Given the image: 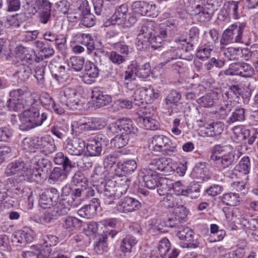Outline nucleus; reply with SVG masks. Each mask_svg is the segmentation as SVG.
<instances>
[{
  "label": "nucleus",
  "instance_id": "nucleus-1",
  "mask_svg": "<svg viewBox=\"0 0 258 258\" xmlns=\"http://www.w3.org/2000/svg\"><path fill=\"white\" fill-rule=\"evenodd\" d=\"M49 163L47 159L38 155L32 158L29 163L19 159L7 166L5 173L7 176L15 175L18 177V179H16L18 182L25 180L39 182L46 178L44 168Z\"/></svg>",
  "mask_w": 258,
  "mask_h": 258
},
{
  "label": "nucleus",
  "instance_id": "nucleus-2",
  "mask_svg": "<svg viewBox=\"0 0 258 258\" xmlns=\"http://www.w3.org/2000/svg\"><path fill=\"white\" fill-rule=\"evenodd\" d=\"M251 35L245 23L237 22L230 25L223 32L220 39V48L230 43H241L248 45Z\"/></svg>",
  "mask_w": 258,
  "mask_h": 258
},
{
  "label": "nucleus",
  "instance_id": "nucleus-3",
  "mask_svg": "<svg viewBox=\"0 0 258 258\" xmlns=\"http://www.w3.org/2000/svg\"><path fill=\"white\" fill-rule=\"evenodd\" d=\"M10 95L11 98L8 101L7 105L10 110L17 111L39 106V100L22 89L11 91Z\"/></svg>",
  "mask_w": 258,
  "mask_h": 258
},
{
  "label": "nucleus",
  "instance_id": "nucleus-4",
  "mask_svg": "<svg viewBox=\"0 0 258 258\" xmlns=\"http://www.w3.org/2000/svg\"><path fill=\"white\" fill-rule=\"evenodd\" d=\"M230 145L222 146L216 145L211 150L210 160L218 167L222 169L233 165L237 160L236 155L231 150Z\"/></svg>",
  "mask_w": 258,
  "mask_h": 258
},
{
  "label": "nucleus",
  "instance_id": "nucleus-5",
  "mask_svg": "<svg viewBox=\"0 0 258 258\" xmlns=\"http://www.w3.org/2000/svg\"><path fill=\"white\" fill-rule=\"evenodd\" d=\"M47 118V115L45 113L40 115L38 106L26 109L20 115L19 127L22 131H28L41 125Z\"/></svg>",
  "mask_w": 258,
  "mask_h": 258
},
{
  "label": "nucleus",
  "instance_id": "nucleus-6",
  "mask_svg": "<svg viewBox=\"0 0 258 258\" xmlns=\"http://www.w3.org/2000/svg\"><path fill=\"white\" fill-rule=\"evenodd\" d=\"M57 240L54 235H47L43 244L31 246L30 250L23 251L22 255L24 258H47L51 252V246L56 245Z\"/></svg>",
  "mask_w": 258,
  "mask_h": 258
},
{
  "label": "nucleus",
  "instance_id": "nucleus-7",
  "mask_svg": "<svg viewBox=\"0 0 258 258\" xmlns=\"http://www.w3.org/2000/svg\"><path fill=\"white\" fill-rule=\"evenodd\" d=\"M149 149L156 153H161L163 155H169L176 151V144L164 135H156L152 137L149 145Z\"/></svg>",
  "mask_w": 258,
  "mask_h": 258
},
{
  "label": "nucleus",
  "instance_id": "nucleus-8",
  "mask_svg": "<svg viewBox=\"0 0 258 258\" xmlns=\"http://www.w3.org/2000/svg\"><path fill=\"white\" fill-rule=\"evenodd\" d=\"M81 94L74 88L66 87L59 94V101L65 107L77 109L82 104Z\"/></svg>",
  "mask_w": 258,
  "mask_h": 258
},
{
  "label": "nucleus",
  "instance_id": "nucleus-9",
  "mask_svg": "<svg viewBox=\"0 0 258 258\" xmlns=\"http://www.w3.org/2000/svg\"><path fill=\"white\" fill-rule=\"evenodd\" d=\"M109 130L113 134L121 133L131 136L135 135L138 131L132 120L127 118H120L112 123Z\"/></svg>",
  "mask_w": 258,
  "mask_h": 258
},
{
  "label": "nucleus",
  "instance_id": "nucleus-10",
  "mask_svg": "<svg viewBox=\"0 0 258 258\" xmlns=\"http://www.w3.org/2000/svg\"><path fill=\"white\" fill-rule=\"evenodd\" d=\"M108 140L103 135H99L90 138L86 146L89 154L91 156H97L100 155L103 146L107 145Z\"/></svg>",
  "mask_w": 258,
  "mask_h": 258
},
{
  "label": "nucleus",
  "instance_id": "nucleus-11",
  "mask_svg": "<svg viewBox=\"0 0 258 258\" xmlns=\"http://www.w3.org/2000/svg\"><path fill=\"white\" fill-rule=\"evenodd\" d=\"M141 207V204L138 200L125 197L117 203L114 209L119 213H128L139 210Z\"/></svg>",
  "mask_w": 258,
  "mask_h": 258
},
{
  "label": "nucleus",
  "instance_id": "nucleus-12",
  "mask_svg": "<svg viewBox=\"0 0 258 258\" xmlns=\"http://www.w3.org/2000/svg\"><path fill=\"white\" fill-rule=\"evenodd\" d=\"M116 183L114 180H108L106 182H101L98 191L104 196V202L106 204H111L116 199Z\"/></svg>",
  "mask_w": 258,
  "mask_h": 258
},
{
  "label": "nucleus",
  "instance_id": "nucleus-13",
  "mask_svg": "<svg viewBox=\"0 0 258 258\" xmlns=\"http://www.w3.org/2000/svg\"><path fill=\"white\" fill-rule=\"evenodd\" d=\"M94 11L97 15L109 14L117 7L118 0H93Z\"/></svg>",
  "mask_w": 258,
  "mask_h": 258
},
{
  "label": "nucleus",
  "instance_id": "nucleus-14",
  "mask_svg": "<svg viewBox=\"0 0 258 258\" xmlns=\"http://www.w3.org/2000/svg\"><path fill=\"white\" fill-rule=\"evenodd\" d=\"M194 231L188 227H182L177 232L179 238L184 242V247L196 248L198 246L199 242L194 238Z\"/></svg>",
  "mask_w": 258,
  "mask_h": 258
},
{
  "label": "nucleus",
  "instance_id": "nucleus-15",
  "mask_svg": "<svg viewBox=\"0 0 258 258\" xmlns=\"http://www.w3.org/2000/svg\"><path fill=\"white\" fill-rule=\"evenodd\" d=\"M85 147L86 143L83 139L74 138L67 141L65 150L71 155L79 156L83 154Z\"/></svg>",
  "mask_w": 258,
  "mask_h": 258
},
{
  "label": "nucleus",
  "instance_id": "nucleus-16",
  "mask_svg": "<svg viewBox=\"0 0 258 258\" xmlns=\"http://www.w3.org/2000/svg\"><path fill=\"white\" fill-rule=\"evenodd\" d=\"M172 165L171 159L162 157L152 160L148 168L153 171H160L168 173L172 171Z\"/></svg>",
  "mask_w": 258,
  "mask_h": 258
},
{
  "label": "nucleus",
  "instance_id": "nucleus-17",
  "mask_svg": "<svg viewBox=\"0 0 258 258\" xmlns=\"http://www.w3.org/2000/svg\"><path fill=\"white\" fill-rule=\"evenodd\" d=\"M140 176L148 188L154 189L158 185L159 176L157 171H153L149 168H145L141 170Z\"/></svg>",
  "mask_w": 258,
  "mask_h": 258
},
{
  "label": "nucleus",
  "instance_id": "nucleus-18",
  "mask_svg": "<svg viewBox=\"0 0 258 258\" xmlns=\"http://www.w3.org/2000/svg\"><path fill=\"white\" fill-rule=\"evenodd\" d=\"M91 97L94 105L98 108L108 105L112 100L110 95L106 94L98 88L93 89L92 91Z\"/></svg>",
  "mask_w": 258,
  "mask_h": 258
},
{
  "label": "nucleus",
  "instance_id": "nucleus-19",
  "mask_svg": "<svg viewBox=\"0 0 258 258\" xmlns=\"http://www.w3.org/2000/svg\"><path fill=\"white\" fill-rule=\"evenodd\" d=\"M56 149L53 141L47 137L37 138V152L47 156L55 151Z\"/></svg>",
  "mask_w": 258,
  "mask_h": 258
},
{
  "label": "nucleus",
  "instance_id": "nucleus-20",
  "mask_svg": "<svg viewBox=\"0 0 258 258\" xmlns=\"http://www.w3.org/2000/svg\"><path fill=\"white\" fill-rule=\"evenodd\" d=\"M128 8L125 4H122L116 8L115 13L111 18L112 25H122L128 16Z\"/></svg>",
  "mask_w": 258,
  "mask_h": 258
},
{
  "label": "nucleus",
  "instance_id": "nucleus-21",
  "mask_svg": "<svg viewBox=\"0 0 258 258\" xmlns=\"http://www.w3.org/2000/svg\"><path fill=\"white\" fill-rule=\"evenodd\" d=\"M99 205V200L97 199H93L91 203L81 208L78 210V214L81 217L90 219L95 214L96 210Z\"/></svg>",
  "mask_w": 258,
  "mask_h": 258
},
{
  "label": "nucleus",
  "instance_id": "nucleus-22",
  "mask_svg": "<svg viewBox=\"0 0 258 258\" xmlns=\"http://www.w3.org/2000/svg\"><path fill=\"white\" fill-rule=\"evenodd\" d=\"M33 239V235L31 233L18 231L12 236V242L16 246H21L32 242Z\"/></svg>",
  "mask_w": 258,
  "mask_h": 258
},
{
  "label": "nucleus",
  "instance_id": "nucleus-23",
  "mask_svg": "<svg viewBox=\"0 0 258 258\" xmlns=\"http://www.w3.org/2000/svg\"><path fill=\"white\" fill-rule=\"evenodd\" d=\"M159 26L154 21H148L145 22L141 26L139 34L150 39V38L160 30Z\"/></svg>",
  "mask_w": 258,
  "mask_h": 258
},
{
  "label": "nucleus",
  "instance_id": "nucleus-24",
  "mask_svg": "<svg viewBox=\"0 0 258 258\" xmlns=\"http://www.w3.org/2000/svg\"><path fill=\"white\" fill-rule=\"evenodd\" d=\"M99 70L94 64H90L86 66V72L83 75L82 80L87 84H92L95 81V79L98 76Z\"/></svg>",
  "mask_w": 258,
  "mask_h": 258
},
{
  "label": "nucleus",
  "instance_id": "nucleus-25",
  "mask_svg": "<svg viewBox=\"0 0 258 258\" xmlns=\"http://www.w3.org/2000/svg\"><path fill=\"white\" fill-rule=\"evenodd\" d=\"M116 233V231H111L108 232H106L104 235H102L95 245L94 249L95 251L99 254H102L104 251H106L107 249V236L112 238Z\"/></svg>",
  "mask_w": 258,
  "mask_h": 258
},
{
  "label": "nucleus",
  "instance_id": "nucleus-26",
  "mask_svg": "<svg viewBox=\"0 0 258 258\" xmlns=\"http://www.w3.org/2000/svg\"><path fill=\"white\" fill-rule=\"evenodd\" d=\"M224 128V124L221 121L212 122L206 127V134L209 137H216L222 134Z\"/></svg>",
  "mask_w": 258,
  "mask_h": 258
},
{
  "label": "nucleus",
  "instance_id": "nucleus-27",
  "mask_svg": "<svg viewBox=\"0 0 258 258\" xmlns=\"http://www.w3.org/2000/svg\"><path fill=\"white\" fill-rule=\"evenodd\" d=\"M137 167L136 162L134 160H129L123 163H118L117 167L115 170V173L117 175L123 172L124 173H128L134 171Z\"/></svg>",
  "mask_w": 258,
  "mask_h": 258
},
{
  "label": "nucleus",
  "instance_id": "nucleus-28",
  "mask_svg": "<svg viewBox=\"0 0 258 258\" xmlns=\"http://www.w3.org/2000/svg\"><path fill=\"white\" fill-rule=\"evenodd\" d=\"M166 36V31L162 28H160V30L150 38V44L152 47L155 49L159 48Z\"/></svg>",
  "mask_w": 258,
  "mask_h": 258
},
{
  "label": "nucleus",
  "instance_id": "nucleus-29",
  "mask_svg": "<svg viewBox=\"0 0 258 258\" xmlns=\"http://www.w3.org/2000/svg\"><path fill=\"white\" fill-rule=\"evenodd\" d=\"M72 131L76 134H80L83 131H93L90 119L84 122L81 120L74 121L72 123Z\"/></svg>",
  "mask_w": 258,
  "mask_h": 258
},
{
  "label": "nucleus",
  "instance_id": "nucleus-30",
  "mask_svg": "<svg viewBox=\"0 0 258 258\" xmlns=\"http://www.w3.org/2000/svg\"><path fill=\"white\" fill-rule=\"evenodd\" d=\"M138 240L132 235H127L121 240L120 247L121 250L124 253H130L132 248L137 243Z\"/></svg>",
  "mask_w": 258,
  "mask_h": 258
},
{
  "label": "nucleus",
  "instance_id": "nucleus-31",
  "mask_svg": "<svg viewBox=\"0 0 258 258\" xmlns=\"http://www.w3.org/2000/svg\"><path fill=\"white\" fill-rule=\"evenodd\" d=\"M214 46L212 42H209L202 45L197 50V57L202 60L208 58Z\"/></svg>",
  "mask_w": 258,
  "mask_h": 258
},
{
  "label": "nucleus",
  "instance_id": "nucleus-32",
  "mask_svg": "<svg viewBox=\"0 0 258 258\" xmlns=\"http://www.w3.org/2000/svg\"><path fill=\"white\" fill-rule=\"evenodd\" d=\"M132 136L127 134L118 133L111 141V144L116 148H121L125 146Z\"/></svg>",
  "mask_w": 258,
  "mask_h": 258
},
{
  "label": "nucleus",
  "instance_id": "nucleus-33",
  "mask_svg": "<svg viewBox=\"0 0 258 258\" xmlns=\"http://www.w3.org/2000/svg\"><path fill=\"white\" fill-rule=\"evenodd\" d=\"M232 108L231 101H227L220 105V107L216 110L215 114L220 119H225Z\"/></svg>",
  "mask_w": 258,
  "mask_h": 258
},
{
  "label": "nucleus",
  "instance_id": "nucleus-34",
  "mask_svg": "<svg viewBox=\"0 0 258 258\" xmlns=\"http://www.w3.org/2000/svg\"><path fill=\"white\" fill-rule=\"evenodd\" d=\"M251 163L249 157L245 156L239 161L235 167L236 171L241 172L245 175L248 174L250 170Z\"/></svg>",
  "mask_w": 258,
  "mask_h": 258
},
{
  "label": "nucleus",
  "instance_id": "nucleus-35",
  "mask_svg": "<svg viewBox=\"0 0 258 258\" xmlns=\"http://www.w3.org/2000/svg\"><path fill=\"white\" fill-rule=\"evenodd\" d=\"M35 45L38 49L39 52L43 54L45 58L49 57L54 54V51L48 43L38 40L35 41Z\"/></svg>",
  "mask_w": 258,
  "mask_h": 258
},
{
  "label": "nucleus",
  "instance_id": "nucleus-36",
  "mask_svg": "<svg viewBox=\"0 0 258 258\" xmlns=\"http://www.w3.org/2000/svg\"><path fill=\"white\" fill-rule=\"evenodd\" d=\"M143 97L145 100L146 103H150L154 99L157 98L159 94L151 86H148V87H143L140 88Z\"/></svg>",
  "mask_w": 258,
  "mask_h": 258
},
{
  "label": "nucleus",
  "instance_id": "nucleus-37",
  "mask_svg": "<svg viewBox=\"0 0 258 258\" xmlns=\"http://www.w3.org/2000/svg\"><path fill=\"white\" fill-rule=\"evenodd\" d=\"M199 12H195L192 14L195 15H198L201 21H209L214 13V9H211L208 6L200 7Z\"/></svg>",
  "mask_w": 258,
  "mask_h": 258
},
{
  "label": "nucleus",
  "instance_id": "nucleus-38",
  "mask_svg": "<svg viewBox=\"0 0 258 258\" xmlns=\"http://www.w3.org/2000/svg\"><path fill=\"white\" fill-rule=\"evenodd\" d=\"M37 138H26L22 142V147L26 152H37Z\"/></svg>",
  "mask_w": 258,
  "mask_h": 258
},
{
  "label": "nucleus",
  "instance_id": "nucleus-39",
  "mask_svg": "<svg viewBox=\"0 0 258 258\" xmlns=\"http://www.w3.org/2000/svg\"><path fill=\"white\" fill-rule=\"evenodd\" d=\"M240 195L235 192L224 194L222 197V202L227 206H234L240 202Z\"/></svg>",
  "mask_w": 258,
  "mask_h": 258
},
{
  "label": "nucleus",
  "instance_id": "nucleus-40",
  "mask_svg": "<svg viewBox=\"0 0 258 258\" xmlns=\"http://www.w3.org/2000/svg\"><path fill=\"white\" fill-rule=\"evenodd\" d=\"M32 73L30 67L27 65H21L16 72L15 76L18 77L22 82H25L28 79Z\"/></svg>",
  "mask_w": 258,
  "mask_h": 258
},
{
  "label": "nucleus",
  "instance_id": "nucleus-41",
  "mask_svg": "<svg viewBox=\"0 0 258 258\" xmlns=\"http://www.w3.org/2000/svg\"><path fill=\"white\" fill-rule=\"evenodd\" d=\"M245 119V109L242 107L236 108L232 113L230 117L227 120V122L231 123L240 122Z\"/></svg>",
  "mask_w": 258,
  "mask_h": 258
},
{
  "label": "nucleus",
  "instance_id": "nucleus-42",
  "mask_svg": "<svg viewBox=\"0 0 258 258\" xmlns=\"http://www.w3.org/2000/svg\"><path fill=\"white\" fill-rule=\"evenodd\" d=\"M68 172L67 168L55 167L50 174L49 179L53 181L63 180L67 177Z\"/></svg>",
  "mask_w": 258,
  "mask_h": 258
},
{
  "label": "nucleus",
  "instance_id": "nucleus-43",
  "mask_svg": "<svg viewBox=\"0 0 258 258\" xmlns=\"http://www.w3.org/2000/svg\"><path fill=\"white\" fill-rule=\"evenodd\" d=\"M53 160L56 164L62 165V167L64 168H72L74 167L69 158L62 152L57 153L54 157Z\"/></svg>",
  "mask_w": 258,
  "mask_h": 258
},
{
  "label": "nucleus",
  "instance_id": "nucleus-44",
  "mask_svg": "<svg viewBox=\"0 0 258 258\" xmlns=\"http://www.w3.org/2000/svg\"><path fill=\"white\" fill-rule=\"evenodd\" d=\"M54 209L57 216L66 215L70 211V206L67 202L60 199L56 204L53 205Z\"/></svg>",
  "mask_w": 258,
  "mask_h": 258
},
{
  "label": "nucleus",
  "instance_id": "nucleus-45",
  "mask_svg": "<svg viewBox=\"0 0 258 258\" xmlns=\"http://www.w3.org/2000/svg\"><path fill=\"white\" fill-rule=\"evenodd\" d=\"M79 42L87 47L88 54L91 53L94 50V42L90 34H82Z\"/></svg>",
  "mask_w": 258,
  "mask_h": 258
},
{
  "label": "nucleus",
  "instance_id": "nucleus-46",
  "mask_svg": "<svg viewBox=\"0 0 258 258\" xmlns=\"http://www.w3.org/2000/svg\"><path fill=\"white\" fill-rule=\"evenodd\" d=\"M239 2L238 1H230L227 3L226 10L227 11L228 14L231 16L234 19H237L239 15L238 12Z\"/></svg>",
  "mask_w": 258,
  "mask_h": 258
},
{
  "label": "nucleus",
  "instance_id": "nucleus-47",
  "mask_svg": "<svg viewBox=\"0 0 258 258\" xmlns=\"http://www.w3.org/2000/svg\"><path fill=\"white\" fill-rule=\"evenodd\" d=\"M223 54L225 57L229 60L239 59V48L229 47L227 48H223Z\"/></svg>",
  "mask_w": 258,
  "mask_h": 258
},
{
  "label": "nucleus",
  "instance_id": "nucleus-48",
  "mask_svg": "<svg viewBox=\"0 0 258 258\" xmlns=\"http://www.w3.org/2000/svg\"><path fill=\"white\" fill-rule=\"evenodd\" d=\"M37 99L39 100V103H41L47 109L51 110L55 106L54 101L50 96L46 93H42L39 99Z\"/></svg>",
  "mask_w": 258,
  "mask_h": 258
},
{
  "label": "nucleus",
  "instance_id": "nucleus-49",
  "mask_svg": "<svg viewBox=\"0 0 258 258\" xmlns=\"http://www.w3.org/2000/svg\"><path fill=\"white\" fill-rule=\"evenodd\" d=\"M151 67L149 63H146L143 65L137 66L135 75L140 78H146L150 76Z\"/></svg>",
  "mask_w": 258,
  "mask_h": 258
},
{
  "label": "nucleus",
  "instance_id": "nucleus-50",
  "mask_svg": "<svg viewBox=\"0 0 258 258\" xmlns=\"http://www.w3.org/2000/svg\"><path fill=\"white\" fill-rule=\"evenodd\" d=\"M88 182L84 173L80 171L76 172L72 177V182L76 186H85L88 185Z\"/></svg>",
  "mask_w": 258,
  "mask_h": 258
},
{
  "label": "nucleus",
  "instance_id": "nucleus-51",
  "mask_svg": "<svg viewBox=\"0 0 258 258\" xmlns=\"http://www.w3.org/2000/svg\"><path fill=\"white\" fill-rule=\"evenodd\" d=\"M165 28L163 29L166 31V34L168 32L172 35L177 32L178 22L176 20L172 18L168 19L165 23Z\"/></svg>",
  "mask_w": 258,
  "mask_h": 258
},
{
  "label": "nucleus",
  "instance_id": "nucleus-52",
  "mask_svg": "<svg viewBox=\"0 0 258 258\" xmlns=\"http://www.w3.org/2000/svg\"><path fill=\"white\" fill-rule=\"evenodd\" d=\"M193 172L196 174L198 178L202 179L203 180H206L210 178L207 174V169L205 165L200 164L195 166L193 169Z\"/></svg>",
  "mask_w": 258,
  "mask_h": 258
},
{
  "label": "nucleus",
  "instance_id": "nucleus-53",
  "mask_svg": "<svg viewBox=\"0 0 258 258\" xmlns=\"http://www.w3.org/2000/svg\"><path fill=\"white\" fill-rule=\"evenodd\" d=\"M107 55L109 60L115 64L120 65L125 61V58L123 55L114 50L107 52Z\"/></svg>",
  "mask_w": 258,
  "mask_h": 258
},
{
  "label": "nucleus",
  "instance_id": "nucleus-54",
  "mask_svg": "<svg viewBox=\"0 0 258 258\" xmlns=\"http://www.w3.org/2000/svg\"><path fill=\"white\" fill-rule=\"evenodd\" d=\"M231 187L233 190L240 192V197L244 196L248 190L245 183L243 181H235L231 183Z\"/></svg>",
  "mask_w": 258,
  "mask_h": 258
},
{
  "label": "nucleus",
  "instance_id": "nucleus-55",
  "mask_svg": "<svg viewBox=\"0 0 258 258\" xmlns=\"http://www.w3.org/2000/svg\"><path fill=\"white\" fill-rule=\"evenodd\" d=\"M80 225V221L77 218L69 217L66 218L63 223L62 227L67 231L72 230L76 225Z\"/></svg>",
  "mask_w": 258,
  "mask_h": 258
},
{
  "label": "nucleus",
  "instance_id": "nucleus-56",
  "mask_svg": "<svg viewBox=\"0 0 258 258\" xmlns=\"http://www.w3.org/2000/svg\"><path fill=\"white\" fill-rule=\"evenodd\" d=\"M70 63L73 68L77 72L81 71L85 62L84 58L81 56H74L70 58Z\"/></svg>",
  "mask_w": 258,
  "mask_h": 258
},
{
  "label": "nucleus",
  "instance_id": "nucleus-57",
  "mask_svg": "<svg viewBox=\"0 0 258 258\" xmlns=\"http://www.w3.org/2000/svg\"><path fill=\"white\" fill-rule=\"evenodd\" d=\"M114 180L115 181V183L118 184L120 186H123V187L127 189L129 188L131 183L130 178L125 175H122V173H118L114 177Z\"/></svg>",
  "mask_w": 258,
  "mask_h": 258
},
{
  "label": "nucleus",
  "instance_id": "nucleus-58",
  "mask_svg": "<svg viewBox=\"0 0 258 258\" xmlns=\"http://www.w3.org/2000/svg\"><path fill=\"white\" fill-rule=\"evenodd\" d=\"M143 124L147 130H156L158 128L159 122L155 119L146 117L142 118Z\"/></svg>",
  "mask_w": 258,
  "mask_h": 258
},
{
  "label": "nucleus",
  "instance_id": "nucleus-59",
  "mask_svg": "<svg viewBox=\"0 0 258 258\" xmlns=\"http://www.w3.org/2000/svg\"><path fill=\"white\" fill-rule=\"evenodd\" d=\"M39 205L43 209L50 208L51 206H53L54 204L52 203V201H51L50 198L48 197L46 190L43 191L40 195Z\"/></svg>",
  "mask_w": 258,
  "mask_h": 258
},
{
  "label": "nucleus",
  "instance_id": "nucleus-60",
  "mask_svg": "<svg viewBox=\"0 0 258 258\" xmlns=\"http://www.w3.org/2000/svg\"><path fill=\"white\" fill-rule=\"evenodd\" d=\"M205 0H188L186 4V8L188 11L195 12H199V9L202 7V4Z\"/></svg>",
  "mask_w": 258,
  "mask_h": 258
},
{
  "label": "nucleus",
  "instance_id": "nucleus-61",
  "mask_svg": "<svg viewBox=\"0 0 258 258\" xmlns=\"http://www.w3.org/2000/svg\"><path fill=\"white\" fill-rule=\"evenodd\" d=\"M172 186L173 189L176 195L187 196L188 186H185L180 181L174 182Z\"/></svg>",
  "mask_w": 258,
  "mask_h": 258
},
{
  "label": "nucleus",
  "instance_id": "nucleus-62",
  "mask_svg": "<svg viewBox=\"0 0 258 258\" xmlns=\"http://www.w3.org/2000/svg\"><path fill=\"white\" fill-rule=\"evenodd\" d=\"M147 4L144 1H136L132 4V7L135 13L144 16Z\"/></svg>",
  "mask_w": 258,
  "mask_h": 258
},
{
  "label": "nucleus",
  "instance_id": "nucleus-63",
  "mask_svg": "<svg viewBox=\"0 0 258 258\" xmlns=\"http://www.w3.org/2000/svg\"><path fill=\"white\" fill-rule=\"evenodd\" d=\"M170 243L166 238L162 239L159 243L158 249L161 257H164L170 248Z\"/></svg>",
  "mask_w": 258,
  "mask_h": 258
},
{
  "label": "nucleus",
  "instance_id": "nucleus-64",
  "mask_svg": "<svg viewBox=\"0 0 258 258\" xmlns=\"http://www.w3.org/2000/svg\"><path fill=\"white\" fill-rule=\"evenodd\" d=\"M172 213L177 217L179 218L181 222H183L185 220L188 211L184 206L183 205H179L174 209Z\"/></svg>",
  "mask_w": 258,
  "mask_h": 258
}]
</instances>
